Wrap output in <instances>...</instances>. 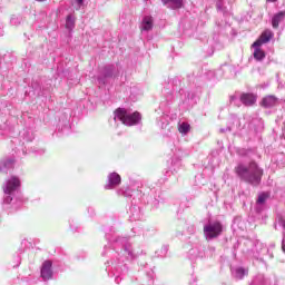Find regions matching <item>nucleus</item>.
I'll use <instances>...</instances> for the list:
<instances>
[{"instance_id": "1", "label": "nucleus", "mask_w": 285, "mask_h": 285, "mask_svg": "<svg viewBox=\"0 0 285 285\" xmlns=\"http://www.w3.org/2000/svg\"><path fill=\"white\" fill-rule=\"evenodd\" d=\"M235 174L240 181L250 186H259L262 177H264V169L256 161H250L247 165L240 163L235 167Z\"/></svg>"}, {"instance_id": "2", "label": "nucleus", "mask_w": 285, "mask_h": 285, "mask_svg": "<svg viewBox=\"0 0 285 285\" xmlns=\"http://www.w3.org/2000/svg\"><path fill=\"white\" fill-rule=\"evenodd\" d=\"M115 121H121L125 126H136V124H139L141 121V114L138 111L130 112L124 108H118L114 112Z\"/></svg>"}, {"instance_id": "3", "label": "nucleus", "mask_w": 285, "mask_h": 285, "mask_svg": "<svg viewBox=\"0 0 285 285\" xmlns=\"http://www.w3.org/2000/svg\"><path fill=\"white\" fill-rule=\"evenodd\" d=\"M21 186V180L17 176H12L3 185L4 199L3 204H10L12 202V193H17Z\"/></svg>"}, {"instance_id": "4", "label": "nucleus", "mask_w": 285, "mask_h": 285, "mask_svg": "<svg viewBox=\"0 0 285 285\" xmlns=\"http://www.w3.org/2000/svg\"><path fill=\"white\" fill-rule=\"evenodd\" d=\"M224 226L219 222L208 223L204 226L205 239L210 242V239H217L222 235Z\"/></svg>"}, {"instance_id": "5", "label": "nucleus", "mask_w": 285, "mask_h": 285, "mask_svg": "<svg viewBox=\"0 0 285 285\" xmlns=\"http://www.w3.org/2000/svg\"><path fill=\"white\" fill-rule=\"evenodd\" d=\"M115 72H117V68L115 65H107L102 68L100 76L98 77L99 86H106L108 79H112L115 77Z\"/></svg>"}, {"instance_id": "6", "label": "nucleus", "mask_w": 285, "mask_h": 285, "mask_svg": "<svg viewBox=\"0 0 285 285\" xmlns=\"http://www.w3.org/2000/svg\"><path fill=\"white\" fill-rule=\"evenodd\" d=\"M121 184V176L117 173H111L108 176V184L105 185L106 190H112V188H117Z\"/></svg>"}, {"instance_id": "7", "label": "nucleus", "mask_w": 285, "mask_h": 285, "mask_svg": "<svg viewBox=\"0 0 285 285\" xmlns=\"http://www.w3.org/2000/svg\"><path fill=\"white\" fill-rule=\"evenodd\" d=\"M41 277L45 282L52 279V262L45 261L41 267Z\"/></svg>"}, {"instance_id": "8", "label": "nucleus", "mask_w": 285, "mask_h": 285, "mask_svg": "<svg viewBox=\"0 0 285 285\" xmlns=\"http://www.w3.org/2000/svg\"><path fill=\"white\" fill-rule=\"evenodd\" d=\"M239 100L243 106L250 107L257 104V96L255 94H242Z\"/></svg>"}, {"instance_id": "9", "label": "nucleus", "mask_w": 285, "mask_h": 285, "mask_svg": "<svg viewBox=\"0 0 285 285\" xmlns=\"http://www.w3.org/2000/svg\"><path fill=\"white\" fill-rule=\"evenodd\" d=\"M274 33L273 31H271L269 29L265 30L259 39H257L252 46H262L263 43H268V41H271V39H273Z\"/></svg>"}, {"instance_id": "10", "label": "nucleus", "mask_w": 285, "mask_h": 285, "mask_svg": "<svg viewBox=\"0 0 285 285\" xmlns=\"http://www.w3.org/2000/svg\"><path fill=\"white\" fill-rule=\"evenodd\" d=\"M154 28V20L151 16H145L141 21L140 30L142 32H150Z\"/></svg>"}, {"instance_id": "11", "label": "nucleus", "mask_w": 285, "mask_h": 285, "mask_svg": "<svg viewBox=\"0 0 285 285\" xmlns=\"http://www.w3.org/2000/svg\"><path fill=\"white\" fill-rule=\"evenodd\" d=\"M277 104H278L277 97L266 96L265 98H263L261 106H263V108H275Z\"/></svg>"}, {"instance_id": "12", "label": "nucleus", "mask_w": 285, "mask_h": 285, "mask_svg": "<svg viewBox=\"0 0 285 285\" xmlns=\"http://www.w3.org/2000/svg\"><path fill=\"white\" fill-rule=\"evenodd\" d=\"M164 6L170 8V10H179L184 8V0H161Z\"/></svg>"}, {"instance_id": "13", "label": "nucleus", "mask_w": 285, "mask_h": 285, "mask_svg": "<svg viewBox=\"0 0 285 285\" xmlns=\"http://www.w3.org/2000/svg\"><path fill=\"white\" fill-rule=\"evenodd\" d=\"M284 19H285V11H279L275 13L274 17L272 18V27L275 29L279 28V24L282 23V21H284Z\"/></svg>"}, {"instance_id": "14", "label": "nucleus", "mask_w": 285, "mask_h": 285, "mask_svg": "<svg viewBox=\"0 0 285 285\" xmlns=\"http://www.w3.org/2000/svg\"><path fill=\"white\" fill-rule=\"evenodd\" d=\"M254 48V59L256 61H263V59H266V52L262 50V46H253Z\"/></svg>"}, {"instance_id": "15", "label": "nucleus", "mask_w": 285, "mask_h": 285, "mask_svg": "<svg viewBox=\"0 0 285 285\" xmlns=\"http://www.w3.org/2000/svg\"><path fill=\"white\" fill-rule=\"evenodd\" d=\"M204 257V250L198 247H194L189 250V259H199Z\"/></svg>"}, {"instance_id": "16", "label": "nucleus", "mask_w": 285, "mask_h": 285, "mask_svg": "<svg viewBox=\"0 0 285 285\" xmlns=\"http://www.w3.org/2000/svg\"><path fill=\"white\" fill-rule=\"evenodd\" d=\"M178 131L180 135H188V132H190V125L188 122H181L178 126Z\"/></svg>"}, {"instance_id": "17", "label": "nucleus", "mask_w": 285, "mask_h": 285, "mask_svg": "<svg viewBox=\"0 0 285 285\" xmlns=\"http://www.w3.org/2000/svg\"><path fill=\"white\" fill-rule=\"evenodd\" d=\"M234 275L236 279H244V276L248 275V271L244 269L243 267H238L235 269Z\"/></svg>"}, {"instance_id": "18", "label": "nucleus", "mask_w": 285, "mask_h": 285, "mask_svg": "<svg viewBox=\"0 0 285 285\" xmlns=\"http://www.w3.org/2000/svg\"><path fill=\"white\" fill-rule=\"evenodd\" d=\"M14 167V160L7 159L2 161V166L0 167V171L3 173L6 168H13Z\"/></svg>"}, {"instance_id": "19", "label": "nucleus", "mask_w": 285, "mask_h": 285, "mask_svg": "<svg viewBox=\"0 0 285 285\" xmlns=\"http://www.w3.org/2000/svg\"><path fill=\"white\" fill-rule=\"evenodd\" d=\"M72 28H75V17H72V14H69L66 19V29L72 30Z\"/></svg>"}, {"instance_id": "20", "label": "nucleus", "mask_w": 285, "mask_h": 285, "mask_svg": "<svg viewBox=\"0 0 285 285\" xmlns=\"http://www.w3.org/2000/svg\"><path fill=\"white\" fill-rule=\"evenodd\" d=\"M271 195L268 193H262L258 195L257 204L258 206H262L263 204H266V199H268Z\"/></svg>"}, {"instance_id": "21", "label": "nucleus", "mask_w": 285, "mask_h": 285, "mask_svg": "<svg viewBox=\"0 0 285 285\" xmlns=\"http://www.w3.org/2000/svg\"><path fill=\"white\" fill-rule=\"evenodd\" d=\"M10 23H11V26H19L21 23V18L17 17V16H12L10 19Z\"/></svg>"}, {"instance_id": "22", "label": "nucleus", "mask_w": 285, "mask_h": 285, "mask_svg": "<svg viewBox=\"0 0 285 285\" xmlns=\"http://www.w3.org/2000/svg\"><path fill=\"white\" fill-rule=\"evenodd\" d=\"M125 253H127L129 257H134L132 247L130 245L125 246Z\"/></svg>"}, {"instance_id": "23", "label": "nucleus", "mask_w": 285, "mask_h": 285, "mask_svg": "<svg viewBox=\"0 0 285 285\" xmlns=\"http://www.w3.org/2000/svg\"><path fill=\"white\" fill-rule=\"evenodd\" d=\"M76 3V10H80L83 6V0H73Z\"/></svg>"}, {"instance_id": "24", "label": "nucleus", "mask_w": 285, "mask_h": 285, "mask_svg": "<svg viewBox=\"0 0 285 285\" xmlns=\"http://www.w3.org/2000/svg\"><path fill=\"white\" fill-rule=\"evenodd\" d=\"M278 224H279V226H282V228H284V230H285V219H284V218H279Z\"/></svg>"}, {"instance_id": "25", "label": "nucleus", "mask_w": 285, "mask_h": 285, "mask_svg": "<svg viewBox=\"0 0 285 285\" xmlns=\"http://www.w3.org/2000/svg\"><path fill=\"white\" fill-rule=\"evenodd\" d=\"M230 104H235V106H237V97L236 96L230 97Z\"/></svg>"}, {"instance_id": "26", "label": "nucleus", "mask_w": 285, "mask_h": 285, "mask_svg": "<svg viewBox=\"0 0 285 285\" xmlns=\"http://www.w3.org/2000/svg\"><path fill=\"white\" fill-rule=\"evenodd\" d=\"M219 131L220 132H230V127L220 128Z\"/></svg>"}, {"instance_id": "27", "label": "nucleus", "mask_w": 285, "mask_h": 285, "mask_svg": "<svg viewBox=\"0 0 285 285\" xmlns=\"http://www.w3.org/2000/svg\"><path fill=\"white\" fill-rule=\"evenodd\" d=\"M282 249H283V252L285 253V239H283Z\"/></svg>"}, {"instance_id": "28", "label": "nucleus", "mask_w": 285, "mask_h": 285, "mask_svg": "<svg viewBox=\"0 0 285 285\" xmlns=\"http://www.w3.org/2000/svg\"><path fill=\"white\" fill-rule=\"evenodd\" d=\"M163 250H164V253H168V247H167V246H164V247H163Z\"/></svg>"}, {"instance_id": "29", "label": "nucleus", "mask_w": 285, "mask_h": 285, "mask_svg": "<svg viewBox=\"0 0 285 285\" xmlns=\"http://www.w3.org/2000/svg\"><path fill=\"white\" fill-rule=\"evenodd\" d=\"M267 1H269L271 3H275V1H277V0H267Z\"/></svg>"}, {"instance_id": "30", "label": "nucleus", "mask_w": 285, "mask_h": 285, "mask_svg": "<svg viewBox=\"0 0 285 285\" xmlns=\"http://www.w3.org/2000/svg\"><path fill=\"white\" fill-rule=\"evenodd\" d=\"M116 282L119 284V281H118V278H116Z\"/></svg>"}]
</instances>
